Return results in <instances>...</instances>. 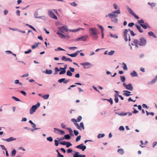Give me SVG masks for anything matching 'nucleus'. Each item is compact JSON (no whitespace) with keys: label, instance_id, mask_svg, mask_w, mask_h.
I'll return each instance as SVG.
<instances>
[{"label":"nucleus","instance_id":"8fccbe9b","mask_svg":"<svg viewBox=\"0 0 157 157\" xmlns=\"http://www.w3.org/2000/svg\"><path fill=\"white\" fill-rule=\"evenodd\" d=\"M81 136L80 135H79L78 136L76 139V142H78L81 139Z\"/></svg>","mask_w":157,"mask_h":157},{"label":"nucleus","instance_id":"412c9836","mask_svg":"<svg viewBox=\"0 0 157 157\" xmlns=\"http://www.w3.org/2000/svg\"><path fill=\"white\" fill-rule=\"evenodd\" d=\"M71 138L69 134H66L64 136V137L62 138V139L63 140H68Z\"/></svg>","mask_w":157,"mask_h":157},{"label":"nucleus","instance_id":"9d476101","mask_svg":"<svg viewBox=\"0 0 157 157\" xmlns=\"http://www.w3.org/2000/svg\"><path fill=\"white\" fill-rule=\"evenodd\" d=\"M82 50L80 51H77L75 52L74 53H72L71 54H69L68 53L67 54V55H68L69 56H70L71 57H75L77 56L78 54L80 52L82 51Z\"/></svg>","mask_w":157,"mask_h":157},{"label":"nucleus","instance_id":"864d4df0","mask_svg":"<svg viewBox=\"0 0 157 157\" xmlns=\"http://www.w3.org/2000/svg\"><path fill=\"white\" fill-rule=\"evenodd\" d=\"M119 130L120 131H123L124 130V127L123 126H121L119 128Z\"/></svg>","mask_w":157,"mask_h":157},{"label":"nucleus","instance_id":"052dcab7","mask_svg":"<svg viewBox=\"0 0 157 157\" xmlns=\"http://www.w3.org/2000/svg\"><path fill=\"white\" fill-rule=\"evenodd\" d=\"M112 21L114 23H117L118 21V19L117 18H115L114 19H112Z\"/></svg>","mask_w":157,"mask_h":157},{"label":"nucleus","instance_id":"37998d69","mask_svg":"<svg viewBox=\"0 0 157 157\" xmlns=\"http://www.w3.org/2000/svg\"><path fill=\"white\" fill-rule=\"evenodd\" d=\"M157 79V78L155 77L151 82H150L152 84L156 82Z\"/></svg>","mask_w":157,"mask_h":157},{"label":"nucleus","instance_id":"f3484780","mask_svg":"<svg viewBox=\"0 0 157 157\" xmlns=\"http://www.w3.org/2000/svg\"><path fill=\"white\" fill-rule=\"evenodd\" d=\"M67 67V65L66 64H65L64 65V67H63V70L61 71L59 73V74L60 75L63 74H65L66 72V69Z\"/></svg>","mask_w":157,"mask_h":157},{"label":"nucleus","instance_id":"20e7f679","mask_svg":"<svg viewBox=\"0 0 157 157\" xmlns=\"http://www.w3.org/2000/svg\"><path fill=\"white\" fill-rule=\"evenodd\" d=\"M89 32L91 36H96L98 34L97 29L95 28H90L89 29Z\"/></svg>","mask_w":157,"mask_h":157},{"label":"nucleus","instance_id":"a878e982","mask_svg":"<svg viewBox=\"0 0 157 157\" xmlns=\"http://www.w3.org/2000/svg\"><path fill=\"white\" fill-rule=\"evenodd\" d=\"M57 34H58L59 36L61 38H65L64 35L63 34L59 32H57Z\"/></svg>","mask_w":157,"mask_h":157},{"label":"nucleus","instance_id":"ddd939ff","mask_svg":"<svg viewBox=\"0 0 157 157\" xmlns=\"http://www.w3.org/2000/svg\"><path fill=\"white\" fill-rule=\"evenodd\" d=\"M79 153L78 152H75V154L73 155V157H86L84 155H79Z\"/></svg>","mask_w":157,"mask_h":157},{"label":"nucleus","instance_id":"39448f33","mask_svg":"<svg viewBox=\"0 0 157 157\" xmlns=\"http://www.w3.org/2000/svg\"><path fill=\"white\" fill-rule=\"evenodd\" d=\"M126 8L130 14L133 16L136 19H139V17L128 6H126Z\"/></svg>","mask_w":157,"mask_h":157},{"label":"nucleus","instance_id":"9b49d317","mask_svg":"<svg viewBox=\"0 0 157 157\" xmlns=\"http://www.w3.org/2000/svg\"><path fill=\"white\" fill-rule=\"evenodd\" d=\"M54 132H55L56 133H58L56 132V130H57L58 131L60 132V134L61 135H63L65 134V132L64 131L60 130L58 128H54Z\"/></svg>","mask_w":157,"mask_h":157},{"label":"nucleus","instance_id":"6ab92c4d","mask_svg":"<svg viewBox=\"0 0 157 157\" xmlns=\"http://www.w3.org/2000/svg\"><path fill=\"white\" fill-rule=\"evenodd\" d=\"M43 73H45L47 74L50 75L52 74V70L50 69H46V71H43Z\"/></svg>","mask_w":157,"mask_h":157},{"label":"nucleus","instance_id":"09e8293b","mask_svg":"<svg viewBox=\"0 0 157 157\" xmlns=\"http://www.w3.org/2000/svg\"><path fill=\"white\" fill-rule=\"evenodd\" d=\"M72 145V144L70 142H67V145H66V147H69L70 146H71Z\"/></svg>","mask_w":157,"mask_h":157},{"label":"nucleus","instance_id":"7c9ffc66","mask_svg":"<svg viewBox=\"0 0 157 157\" xmlns=\"http://www.w3.org/2000/svg\"><path fill=\"white\" fill-rule=\"evenodd\" d=\"M74 124L77 127V128L78 129L80 130H82L81 128L79 125L77 123V121H76V122H74Z\"/></svg>","mask_w":157,"mask_h":157},{"label":"nucleus","instance_id":"4d7b16f0","mask_svg":"<svg viewBox=\"0 0 157 157\" xmlns=\"http://www.w3.org/2000/svg\"><path fill=\"white\" fill-rule=\"evenodd\" d=\"M74 134L76 136H78V135L79 134V132L77 130H74Z\"/></svg>","mask_w":157,"mask_h":157},{"label":"nucleus","instance_id":"0e129e2a","mask_svg":"<svg viewBox=\"0 0 157 157\" xmlns=\"http://www.w3.org/2000/svg\"><path fill=\"white\" fill-rule=\"evenodd\" d=\"M70 4L72 6L76 7L77 6V4L75 2H73L70 3Z\"/></svg>","mask_w":157,"mask_h":157},{"label":"nucleus","instance_id":"680f3d73","mask_svg":"<svg viewBox=\"0 0 157 157\" xmlns=\"http://www.w3.org/2000/svg\"><path fill=\"white\" fill-rule=\"evenodd\" d=\"M123 94L124 96H126L127 97H128L130 95H132V94H128L127 93H123Z\"/></svg>","mask_w":157,"mask_h":157},{"label":"nucleus","instance_id":"c85d7f7f","mask_svg":"<svg viewBox=\"0 0 157 157\" xmlns=\"http://www.w3.org/2000/svg\"><path fill=\"white\" fill-rule=\"evenodd\" d=\"M140 26V25H137L136 24V26L137 28V29L138 30L139 32L140 33H142L143 32V31L141 29Z\"/></svg>","mask_w":157,"mask_h":157},{"label":"nucleus","instance_id":"2eb2a0df","mask_svg":"<svg viewBox=\"0 0 157 157\" xmlns=\"http://www.w3.org/2000/svg\"><path fill=\"white\" fill-rule=\"evenodd\" d=\"M61 59L63 61H69L70 62H72V60L71 59L68 58H66L65 56H63L62 57Z\"/></svg>","mask_w":157,"mask_h":157},{"label":"nucleus","instance_id":"b1692460","mask_svg":"<svg viewBox=\"0 0 157 157\" xmlns=\"http://www.w3.org/2000/svg\"><path fill=\"white\" fill-rule=\"evenodd\" d=\"M117 152L119 154L121 155L124 154V152L123 149L122 148L118 149L117 151Z\"/></svg>","mask_w":157,"mask_h":157},{"label":"nucleus","instance_id":"1a4fd4ad","mask_svg":"<svg viewBox=\"0 0 157 157\" xmlns=\"http://www.w3.org/2000/svg\"><path fill=\"white\" fill-rule=\"evenodd\" d=\"M76 147L79 149L82 150V151H84L86 148V147L83 144H81L76 146Z\"/></svg>","mask_w":157,"mask_h":157},{"label":"nucleus","instance_id":"a211bd4d","mask_svg":"<svg viewBox=\"0 0 157 157\" xmlns=\"http://www.w3.org/2000/svg\"><path fill=\"white\" fill-rule=\"evenodd\" d=\"M126 88L128 90L132 91L133 89V87L131 84L129 83L127 85V86H126Z\"/></svg>","mask_w":157,"mask_h":157},{"label":"nucleus","instance_id":"c756f323","mask_svg":"<svg viewBox=\"0 0 157 157\" xmlns=\"http://www.w3.org/2000/svg\"><path fill=\"white\" fill-rule=\"evenodd\" d=\"M117 96V94H114V100L115 102L116 103H118L119 101V99Z\"/></svg>","mask_w":157,"mask_h":157},{"label":"nucleus","instance_id":"2f4dec72","mask_svg":"<svg viewBox=\"0 0 157 157\" xmlns=\"http://www.w3.org/2000/svg\"><path fill=\"white\" fill-rule=\"evenodd\" d=\"M83 29L82 28H78L75 29L74 30H70V31L72 32H77V31H79L80 29Z\"/></svg>","mask_w":157,"mask_h":157},{"label":"nucleus","instance_id":"dca6fc26","mask_svg":"<svg viewBox=\"0 0 157 157\" xmlns=\"http://www.w3.org/2000/svg\"><path fill=\"white\" fill-rule=\"evenodd\" d=\"M16 140V139L15 138H14L13 137H10V138L7 139H2V140L6 141L7 142H9L15 140Z\"/></svg>","mask_w":157,"mask_h":157},{"label":"nucleus","instance_id":"4be33fe9","mask_svg":"<svg viewBox=\"0 0 157 157\" xmlns=\"http://www.w3.org/2000/svg\"><path fill=\"white\" fill-rule=\"evenodd\" d=\"M66 129L69 131L70 135L73 136H74V135L73 133V131L71 128H67Z\"/></svg>","mask_w":157,"mask_h":157},{"label":"nucleus","instance_id":"69168bd1","mask_svg":"<svg viewBox=\"0 0 157 157\" xmlns=\"http://www.w3.org/2000/svg\"><path fill=\"white\" fill-rule=\"evenodd\" d=\"M27 25H28L33 30H34L35 31H36V30L35 29V28H34L32 26L30 25H28V24H27Z\"/></svg>","mask_w":157,"mask_h":157},{"label":"nucleus","instance_id":"7ed1b4c3","mask_svg":"<svg viewBox=\"0 0 157 157\" xmlns=\"http://www.w3.org/2000/svg\"><path fill=\"white\" fill-rule=\"evenodd\" d=\"M39 106V102H38L36 105L32 106L30 109V113L31 114L33 113Z\"/></svg>","mask_w":157,"mask_h":157},{"label":"nucleus","instance_id":"a19ab883","mask_svg":"<svg viewBox=\"0 0 157 157\" xmlns=\"http://www.w3.org/2000/svg\"><path fill=\"white\" fill-rule=\"evenodd\" d=\"M114 52L115 51L111 50L108 53V54L109 56H112L114 54Z\"/></svg>","mask_w":157,"mask_h":157},{"label":"nucleus","instance_id":"cd10ccee","mask_svg":"<svg viewBox=\"0 0 157 157\" xmlns=\"http://www.w3.org/2000/svg\"><path fill=\"white\" fill-rule=\"evenodd\" d=\"M127 34L126 32H124V37L125 42H127L128 40Z\"/></svg>","mask_w":157,"mask_h":157},{"label":"nucleus","instance_id":"3c124183","mask_svg":"<svg viewBox=\"0 0 157 157\" xmlns=\"http://www.w3.org/2000/svg\"><path fill=\"white\" fill-rule=\"evenodd\" d=\"M67 143V142H66V141H64L63 142H59V143L60 144L63 145H66Z\"/></svg>","mask_w":157,"mask_h":157},{"label":"nucleus","instance_id":"bb28decb","mask_svg":"<svg viewBox=\"0 0 157 157\" xmlns=\"http://www.w3.org/2000/svg\"><path fill=\"white\" fill-rule=\"evenodd\" d=\"M148 34L150 36H153L155 38H156V36L152 31L148 32Z\"/></svg>","mask_w":157,"mask_h":157},{"label":"nucleus","instance_id":"c03bdc74","mask_svg":"<svg viewBox=\"0 0 157 157\" xmlns=\"http://www.w3.org/2000/svg\"><path fill=\"white\" fill-rule=\"evenodd\" d=\"M55 51H59V50L60 51H65L64 49L61 48L60 47H58V48H57V49H55Z\"/></svg>","mask_w":157,"mask_h":157},{"label":"nucleus","instance_id":"f257e3e1","mask_svg":"<svg viewBox=\"0 0 157 157\" xmlns=\"http://www.w3.org/2000/svg\"><path fill=\"white\" fill-rule=\"evenodd\" d=\"M133 43L136 47H138V46H145L147 42L146 40L144 38L141 37L140 38L139 40H134Z\"/></svg>","mask_w":157,"mask_h":157},{"label":"nucleus","instance_id":"603ef678","mask_svg":"<svg viewBox=\"0 0 157 157\" xmlns=\"http://www.w3.org/2000/svg\"><path fill=\"white\" fill-rule=\"evenodd\" d=\"M138 23L140 24L143 23L144 24V21L143 19H141L140 20H138Z\"/></svg>","mask_w":157,"mask_h":157},{"label":"nucleus","instance_id":"0eeeda50","mask_svg":"<svg viewBox=\"0 0 157 157\" xmlns=\"http://www.w3.org/2000/svg\"><path fill=\"white\" fill-rule=\"evenodd\" d=\"M48 15L51 17L56 20H57V16L55 15L54 12L51 10H49L48 11Z\"/></svg>","mask_w":157,"mask_h":157},{"label":"nucleus","instance_id":"a18cd8bd","mask_svg":"<svg viewBox=\"0 0 157 157\" xmlns=\"http://www.w3.org/2000/svg\"><path fill=\"white\" fill-rule=\"evenodd\" d=\"M47 140L48 141H49L51 142L53 140L51 136H50L48 137H47Z\"/></svg>","mask_w":157,"mask_h":157},{"label":"nucleus","instance_id":"4c0bfd02","mask_svg":"<svg viewBox=\"0 0 157 157\" xmlns=\"http://www.w3.org/2000/svg\"><path fill=\"white\" fill-rule=\"evenodd\" d=\"M49 94H48L47 95L42 96V97L44 99H47L49 98Z\"/></svg>","mask_w":157,"mask_h":157},{"label":"nucleus","instance_id":"58836bf2","mask_svg":"<svg viewBox=\"0 0 157 157\" xmlns=\"http://www.w3.org/2000/svg\"><path fill=\"white\" fill-rule=\"evenodd\" d=\"M16 153V151L14 149L12 150V151H11V156H14L15 155Z\"/></svg>","mask_w":157,"mask_h":157},{"label":"nucleus","instance_id":"bf43d9fd","mask_svg":"<svg viewBox=\"0 0 157 157\" xmlns=\"http://www.w3.org/2000/svg\"><path fill=\"white\" fill-rule=\"evenodd\" d=\"M107 101L109 102H110L111 105H112L113 104V100H112V98H109V99H108L107 100Z\"/></svg>","mask_w":157,"mask_h":157},{"label":"nucleus","instance_id":"c9c22d12","mask_svg":"<svg viewBox=\"0 0 157 157\" xmlns=\"http://www.w3.org/2000/svg\"><path fill=\"white\" fill-rule=\"evenodd\" d=\"M120 78H121V80L122 82H124L125 81V78L124 76H121Z\"/></svg>","mask_w":157,"mask_h":157},{"label":"nucleus","instance_id":"49530a36","mask_svg":"<svg viewBox=\"0 0 157 157\" xmlns=\"http://www.w3.org/2000/svg\"><path fill=\"white\" fill-rule=\"evenodd\" d=\"M63 28L59 27L58 28L61 33H63L65 30L63 29Z\"/></svg>","mask_w":157,"mask_h":157},{"label":"nucleus","instance_id":"5701e85b","mask_svg":"<svg viewBox=\"0 0 157 157\" xmlns=\"http://www.w3.org/2000/svg\"><path fill=\"white\" fill-rule=\"evenodd\" d=\"M115 113L116 114L118 115H120V116H126L128 114L127 113H123V112H122L121 113H117V112H116Z\"/></svg>","mask_w":157,"mask_h":157},{"label":"nucleus","instance_id":"f704fd0d","mask_svg":"<svg viewBox=\"0 0 157 157\" xmlns=\"http://www.w3.org/2000/svg\"><path fill=\"white\" fill-rule=\"evenodd\" d=\"M147 4L151 5L152 7V8L153 7H155L156 5V4L154 3V2L150 3V2H148Z\"/></svg>","mask_w":157,"mask_h":157},{"label":"nucleus","instance_id":"6e6d98bb","mask_svg":"<svg viewBox=\"0 0 157 157\" xmlns=\"http://www.w3.org/2000/svg\"><path fill=\"white\" fill-rule=\"evenodd\" d=\"M12 98L17 101H21L20 100V99H19L18 98H17L15 97H14V96H12Z\"/></svg>","mask_w":157,"mask_h":157},{"label":"nucleus","instance_id":"473e14b6","mask_svg":"<svg viewBox=\"0 0 157 157\" xmlns=\"http://www.w3.org/2000/svg\"><path fill=\"white\" fill-rule=\"evenodd\" d=\"M67 75L69 76H71L72 75V74L70 70H68L67 72Z\"/></svg>","mask_w":157,"mask_h":157},{"label":"nucleus","instance_id":"4468645a","mask_svg":"<svg viewBox=\"0 0 157 157\" xmlns=\"http://www.w3.org/2000/svg\"><path fill=\"white\" fill-rule=\"evenodd\" d=\"M144 24H140V25L144 29H146L147 28H150V26L147 23H145Z\"/></svg>","mask_w":157,"mask_h":157},{"label":"nucleus","instance_id":"5fc2aeb1","mask_svg":"<svg viewBox=\"0 0 157 157\" xmlns=\"http://www.w3.org/2000/svg\"><path fill=\"white\" fill-rule=\"evenodd\" d=\"M54 141H55V146H58V145H59V144L58 141L56 140H54Z\"/></svg>","mask_w":157,"mask_h":157},{"label":"nucleus","instance_id":"e433bc0d","mask_svg":"<svg viewBox=\"0 0 157 157\" xmlns=\"http://www.w3.org/2000/svg\"><path fill=\"white\" fill-rule=\"evenodd\" d=\"M110 36L112 37H113L116 39H117L118 38V36L116 34L113 35L112 33H111L110 34Z\"/></svg>","mask_w":157,"mask_h":157},{"label":"nucleus","instance_id":"338daca9","mask_svg":"<svg viewBox=\"0 0 157 157\" xmlns=\"http://www.w3.org/2000/svg\"><path fill=\"white\" fill-rule=\"evenodd\" d=\"M65 36V38L69 39L70 38V36L69 35L67 34H64Z\"/></svg>","mask_w":157,"mask_h":157},{"label":"nucleus","instance_id":"13d9d810","mask_svg":"<svg viewBox=\"0 0 157 157\" xmlns=\"http://www.w3.org/2000/svg\"><path fill=\"white\" fill-rule=\"evenodd\" d=\"M82 119V117L80 116H78L77 118V121L78 122H80L81 121Z\"/></svg>","mask_w":157,"mask_h":157},{"label":"nucleus","instance_id":"ea45409f","mask_svg":"<svg viewBox=\"0 0 157 157\" xmlns=\"http://www.w3.org/2000/svg\"><path fill=\"white\" fill-rule=\"evenodd\" d=\"M66 79L65 78H62L59 79L58 81V82L60 83H61L63 82H64V80H65Z\"/></svg>","mask_w":157,"mask_h":157},{"label":"nucleus","instance_id":"393cba45","mask_svg":"<svg viewBox=\"0 0 157 157\" xmlns=\"http://www.w3.org/2000/svg\"><path fill=\"white\" fill-rule=\"evenodd\" d=\"M39 44V42H38L37 43H35L34 44V45L32 46V48L33 49H34L38 47Z\"/></svg>","mask_w":157,"mask_h":157},{"label":"nucleus","instance_id":"f8f14e48","mask_svg":"<svg viewBox=\"0 0 157 157\" xmlns=\"http://www.w3.org/2000/svg\"><path fill=\"white\" fill-rule=\"evenodd\" d=\"M80 64L81 65H82L83 66H84V67L85 68H86V67H85V66H89V67L88 68L90 67L91 66H92L93 65L91 64L90 63L88 62H86L84 63H81Z\"/></svg>","mask_w":157,"mask_h":157},{"label":"nucleus","instance_id":"6e6552de","mask_svg":"<svg viewBox=\"0 0 157 157\" xmlns=\"http://www.w3.org/2000/svg\"><path fill=\"white\" fill-rule=\"evenodd\" d=\"M88 37V36H83L81 37L76 38L75 39V41H85L86 40Z\"/></svg>","mask_w":157,"mask_h":157},{"label":"nucleus","instance_id":"72a5a7b5","mask_svg":"<svg viewBox=\"0 0 157 157\" xmlns=\"http://www.w3.org/2000/svg\"><path fill=\"white\" fill-rule=\"evenodd\" d=\"M105 136V134H104L100 133V134H98V138H101L103 137H104Z\"/></svg>","mask_w":157,"mask_h":157},{"label":"nucleus","instance_id":"de8ad7c7","mask_svg":"<svg viewBox=\"0 0 157 157\" xmlns=\"http://www.w3.org/2000/svg\"><path fill=\"white\" fill-rule=\"evenodd\" d=\"M123 64L124 65L123 69L124 70H128V68L126 64L124 62L123 63Z\"/></svg>","mask_w":157,"mask_h":157},{"label":"nucleus","instance_id":"f03ea898","mask_svg":"<svg viewBox=\"0 0 157 157\" xmlns=\"http://www.w3.org/2000/svg\"><path fill=\"white\" fill-rule=\"evenodd\" d=\"M121 13V12L119 9L117 10L113 11L111 13L108 14V17L111 19L113 18H116L118 16V14H119Z\"/></svg>","mask_w":157,"mask_h":157},{"label":"nucleus","instance_id":"79ce46f5","mask_svg":"<svg viewBox=\"0 0 157 157\" xmlns=\"http://www.w3.org/2000/svg\"><path fill=\"white\" fill-rule=\"evenodd\" d=\"M79 126L81 128H82L83 129H85V127L84 125V124L83 122H81Z\"/></svg>","mask_w":157,"mask_h":157},{"label":"nucleus","instance_id":"423d86ee","mask_svg":"<svg viewBox=\"0 0 157 157\" xmlns=\"http://www.w3.org/2000/svg\"><path fill=\"white\" fill-rule=\"evenodd\" d=\"M126 8L130 14L133 16L136 19H139V17L128 6H126Z\"/></svg>","mask_w":157,"mask_h":157},{"label":"nucleus","instance_id":"774afa93","mask_svg":"<svg viewBox=\"0 0 157 157\" xmlns=\"http://www.w3.org/2000/svg\"><path fill=\"white\" fill-rule=\"evenodd\" d=\"M67 152L68 153H71L72 152V150L71 148H69L67 150Z\"/></svg>","mask_w":157,"mask_h":157},{"label":"nucleus","instance_id":"aec40b11","mask_svg":"<svg viewBox=\"0 0 157 157\" xmlns=\"http://www.w3.org/2000/svg\"><path fill=\"white\" fill-rule=\"evenodd\" d=\"M130 75L132 77H137L138 74L135 71H133L132 72L130 73Z\"/></svg>","mask_w":157,"mask_h":157},{"label":"nucleus","instance_id":"e2e57ef3","mask_svg":"<svg viewBox=\"0 0 157 157\" xmlns=\"http://www.w3.org/2000/svg\"><path fill=\"white\" fill-rule=\"evenodd\" d=\"M134 25L133 22H131L128 24V26L129 27H132Z\"/></svg>","mask_w":157,"mask_h":157}]
</instances>
